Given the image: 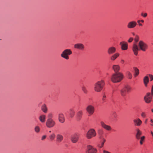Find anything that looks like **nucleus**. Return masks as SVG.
I'll return each mask as SVG.
<instances>
[{
	"label": "nucleus",
	"instance_id": "obj_1",
	"mask_svg": "<svg viewBox=\"0 0 153 153\" xmlns=\"http://www.w3.org/2000/svg\"><path fill=\"white\" fill-rule=\"evenodd\" d=\"M138 48L136 44L134 43L132 47V50L135 55H137L138 54V51L140 50L143 51H145L148 49V46L147 45L142 41H140L138 43Z\"/></svg>",
	"mask_w": 153,
	"mask_h": 153
},
{
	"label": "nucleus",
	"instance_id": "obj_2",
	"mask_svg": "<svg viewBox=\"0 0 153 153\" xmlns=\"http://www.w3.org/2000/svg\"><path fill=\"white\" fill-rule=\"evenodd\" d=\"M123 75L120 73H116L113 74L111 78V81L114 83L120 82L123 79Z\"/></svg>",
	"mask_w": 153,
	"mask_h": 153
},
{
	"label": "nucleus",
	"instance_id": "obj_3",
	"mask_svg": "<svg viewBox=\"0 0 153 153\" xmlns=\"http://www.w3.org/2000/svg\"><path fill=\"white\" fill-rule=\"evenodd\" d=\"M151 92V93L149 92L147 93L144 97L145 101L147 103H150L152 100V96H153V85L152 86Z\"/></svg>",
	"mask_w": 153,
	"mask_h": 153
},
{
	"label": "nucleus",
	"instance_id": "obj_4",
	"mask_svg": "<svg viewBox=\"0 0 153 153\" xmlns=\"http://www.w3.org/2000/svg\"><path fill=\"white\" fill-rule=\"evenodd\" d=\"M72 53V52L71 49H66L62 51L61 54V56L63 58L67 60L69 59L68 56L71 55Z\"/></svg>",
	"mask_w": 153,
	"mask_h": 153
},
{
	"label": "nucleus",
	"instance_id": "obj_5",
	"mask_svg": "<svg viewBox=\"0 0 153 153\" xmlns=\"http://www.w3.org/2000/svg\"><path fill=\"white\" fill-rule=\"evenodd\" d=\"M56 125L55 122L52 119H48L46 122V125L48 128L53 127Z\"/></svg>",
	"mask_w": 153,
	"mask_h": 153
},
{
	"label": "nucleus",
	"instance_id": "obj_6",
	"mask_svg": "<svg viewBox=\"0 0 153 153\" xmlns=\"http://www.w3.org/2000/svg\"><path fill=\"white\" fill-rule=\"evenodd\" d=\"M105 83L103 81L101 80L97 82L96 83V91L100 92L103 89Z\"/></svg>",
	"mask_w": 153,
	"mask_h": 153
},
{
	"label": "nucleus",
	"instance_id": "obj_7",
	"mask_svg": "<svg viewBox=\"0 0 153 153\" xmlns=\"http://www.w3.org/2000/svg\"><path fill=\"white\" fill-rule=\"evenodd\" d=\"M95 135V130L93 129H90L87 133L86 137L87 138L90 139L94 137Z\"/></svg>",
	"mask_w": 153,
	"mask_h": 153
},
{
	"label": "nucleus",
	"instance_id": "obj_8",
	"mask_svg": "<svg viewBox=\"0 0 153 153\" xmlns=\"http://www.w3.org/2000/svg\"><path fill=\"white\" fill-rule=\"evenodd\" d=\"M79 138V134L76 133L72 135L71 137V140L73 143H76L78 141Z\"/></svg>",
	"mask_w": 153,
	"mask_h": 153
},
{
	"label": "nucleus",
	"instance_id": "obj_9",
	"mask_svg": "<svg viewBox=\"0 0 153 153\" xmlns=\"http://www.w3.org/2000/svg\"><path fill=\"white\" fill-rule=\"evenodd\" d=\"M96 149L93 146L90 145H88L87 146L86 150V153H96Z\"/></svg>",
	"mask_w": 153,
	"mask_h": 153
},
{
	"label": "nucleus",
	"instance_id": "obj_10",
	"mask_svg": "<svg viewBox=\"0 0 153 153\" xmlns=\"http://www.w3.org/2000/svg\"><path fill=\"white\" fill-rule=\"evenodd\" d=\"M137 25L136 22L132 21L129 22L127 24V27L128 29H131L135 28Z\"/></svg>",
	"mask_w": 153,
	"mask_h": 153
},
{
	"label": "nucleus",
	"instance_id": "obj_11",
	"mask_svg": "<svg viewBox=\"0 0 153 153\" xmlns=\"http://www.w3.org/2000/svg\"><path fill=\"white\" fill-rule=\"evenodd\" d=\"M100 123L101 126L106 130L109 131L111 130L112 128L110 126L106 125L104 122L102 121H101Z\"/></svg>",
	"mask_w": 153,
	"mask_h": 153
},
{
	"label": "nucleus",
	"instance_id": "obj_12",
	"mask_svg": "<svg viewBox=\"0 0 153 153\" xmlns=\"http://www.w3.org/2000/svg\"><path fill=\"white\" fill-rule=\"evenodd\" d=\"M86 111L89 114V116L92 115L94 111V108L91 105H88L86 108Z\"/></svg>",
	"mask_w": 153,
	"mask_h": 153
},
{
	"label": "nucleus",
	"instance_id": "obj_13",
	"mask_svg": "<svg viewBox=\"0 0 153 153\" xmlns=\"http://www.w3.org/2000/svg\"><path fill=\"white\" fill-rule=\"evenodd\" d=\"M58 119L59 122L61 123H63L65 121V117L64 114L60 113L58 114Z\"/></svg>",
	"mask_w": 153,
	"mask_h": 153
},
{
	"label": "nucleus",
	"instance_id": "obj_14",
	"mask_svg": "<svg viewBox=\"0 0 153 153\" xmlns=\"http://www.w3.org/2000/svg\"><path fill=\"white\" fill-rule=\"evenodd\" d=\"M98 136L99 139H102L104 138V130L102 128H99L98 130Z\"/></svg>",
	"mask_w": 153,
	"mask_h": 153
},
{
	"label": "nucleus",
	"instance_id": "obj_15",
	"mask_svg": "<svg viewBox=\"0 0 153 153\" xmlns=\"http://www.w3.org/2000/svg\"><path fill=\"white\" fill-rule=\"evenodd\" d=\"M74 47L75 48L83 50L84 48V46L82 44L77 43L74 45Z\"/></svg>",
	"mask_w": 153,
	"mask_h": 153
},
{
	"label": "nucleus",
	"instance_id": "obj_16",
	"mask_svg": "<svg viewBox=\"0 0 153 153\" xmlns=\"http://www.w3.org/2000/svg\"><path fill=\"white\" fill-rule=\"evenodd\" d=\"M116 51V48L114 47H109L107 50V53L109 55L113 54Z\"/></svg>",
	"mask_w": 153,
	"mask_h": 153
},
{
	"label": "nucleus",
	"instance_id": "obj_17",
	"mask_svg": "<svg viewBox=\"0 0 153 153\" xmlns=\"http://www.w3.org/2000/svg\"><path fill=\"white\" fill-rule=\"evenodd\" d=\"M99 139V142L97 145V146L99 148H101L103 146L106 140L105 138Z\"/></svg>",
	"mask_w": 153,
	"mask_h": 153
},
{
	"label": "nucleus",
	"instance_id": "obj_18",
	"mask_svg": "<svg viewBox=\"0 0 153 153\" xmlns=\"http://www.w3.org/2000/svg\"><path fill=\"white\" fill-rule=\"evenodd\" d=\"M121 48L123 50H126L128 49V44L124 42H122L120 43Z\"/></svg>",
	"mask_w": 153,
	"mask_h": 153
},
{
	"label": "nucleus",
	"instance_id": "obj_19",
	"mask_svg": "<svg viewBox=\"0 0 153 153\" xmlns=\"http://www.w3.org/2000/svg\"><path fill=\"white\" fill-rule=\"evenodd\" d=\"M82 111L81 110L78 111L76 114V120L79 121L81 119L82 115Z\"/></svg>",
	"mask_w": 153,
	"mask_h": 153
},
{
	"label": "nucleus",
	"instance_id": "obj_20",
	"mask_svg": "<svg viewBox=\"0 0 153 153\" xmlns=\"http://www.w3.org/2000/svg\"><path fill=\"white\" fill-rule=\"evenodd\" d=\"M133 122L135 125L137 126H140L142 123V121L139 118L134 119L133 120Z\"/></svg>",
	"mask_w": 153,
	"mask_h": 153
},
{
	"label": "nucleus",
	"instance_id": "obj_21",
	"mask_svg": "<svg viewBox=\"0 0 153 153\" xmlns=\"http://www.w3.org/2000/svg\"><path fill=\"white\" fill-rule=\"evenodd\" d=\"M41 109L42 111L45 113L47 112L48 109L46 105L45 104H43L41 106Z\"/></svg>",
	"mask_w": 153,
	"mask_h": 153
},
{
	"label": "nucleus",
	"instance_id": "obj_22",
	"mask_svg": "<svg viewBox=\"0 0 153 153\" xmlns=\"http://www.w3.org/2000/svg\"><path fill=\"white\" fill-rule=\"evenodd\" d=\"M39 119L42 123H44L45 121L46 116L44 114H42L39 117Z\"/></svg>",
	"mask_w": 153,
	"mask_h": 153
},
{
	"label": "nucleus",
	"instance_id": "obj_23",
	"mask_svg": "<svg viewBox=\"0 0 153 153\" xmlns=\"http://www.w3.org/2000/svg\"><path fill=\"white\" fill-rule=\"evenodd\" d=\"M57 141L58 143H60L63 140V137L60 134H58L56 136Z\"/></svg>",
	"mask_w": 153,
	"mask_h": 153
},
{
	"label": "nucleus",
	"instance_id": "obj_24",
	"mask_svg": "<svg viewBox=\"0 0 153 153\" xmlns=\"http://www.w3.org/2000/svg\"><path fill=\"white\" fill-rule=\"evenodd\" d=\"M137 133L136 135V137L137 140H139L140 138V136L142 134V132L140 131L139 129H136Z\"/></svg>",
	"mask_w": 153,
	"mask_h": 153
},
{
	"label": "nucleus",
	"instance_id": "obj_25",
	"mask_svg": "<svg viewBox=\"0 0 153 153\" xmlns=\"http://www.w3.org/2000/svg\"><path fill=\"white\" fill-rule=\"evenodd\" d=\"M144 83L145 86L147 87V84L149 82V79L148 76H145L143 79Z\"/></svg>",
	"mask_w": 153,
	"mask_h": 153
},
{
	"label": "nucleus",
	"instance_id": "obj_26",
	"mask_svg": "<svg viewBox=\"0 0 153 153\" xmlns=\"http://www.w3.org/2000/svg\"><path fill=\"white\" fill-rule=\"evenodd\" d=\"M75 111L72 108H71L69 111V114L70 116V117L72 118L75 115Z\"/></svg>",
	"mask_w": 153,
	"mask_h": 153
},
{
	"label": "nucleus",
	"instance_id": "obj_27",
	"mask_svg": "<svg viewBox=\"0 0 153 153\" xmlns=\"http://www.w3.org/2000/svg\"><path fill=\"white\" fill-rule=\"evenodd\" d=\"M113 68L114 71L116 73L120 69V67L118 65H114L113 66Z\"/></svg>",
	"mask_w": 153,
	"mask_h": 153
},
{
	"label": "nucleus",
	"instance_id": "obj_28",
	"mask_svg": "<svg viewBox=\"0 0 153 153\" xmlns=\"http://www.w3.org/2000/svg\"><path fill=\"white\" fill-rule=\"evenodd\" d=\"M133 69L134 71V76L136 77L138 76L139 74V69L136 67H134Z\"/></svg>",
	"mask_w": 153,
	"mask_h": 153
},
{
	"label": "nucleus",
	"instance_id": "obj_29",
	"mask_svg": "<svg viewBox=\"0 0 153 153\" xmlns=\"http://www.w3.org/2000/svg\"><path fill=\"white\" fill-rule=\"evenodd\" d=\"M119 54L118 53H116L113 55L111 57V59L112 60H115L118 56Z\"/></svg>",
	"mask_w": 153,
	"mask_h": 153
},
{
	"label": "nucleus",
	"instance_id": "obj_30",
	"mask_svg": "<svg viewBox=\"0 0 153 153\" xmlns=\"http://www.w3.org/2000/svg\"><path fill=\"white\" fill-rule=\"evenodd\" d=\"M121 94L123 96H125L127 92L123 88L120 91Z\"/></svg>",
	"mask_w": 153,
	"mask_h": 153
},
{
	"label": "nucleus",
	"instance_id": "obj_31",
	"mask_svg": "<svg viewBox=\"0 0 153 153\" xmlns=\"http://www.w3.org/2000/svg\"><path fill=\"white\" fill-rule=\"evenodd\" d=\"M123 88L125 90L126 92H128L130 91L131 90V87L129 86H125Z\"/></svg>",
	"mask_w": 153,
	"mask_h": 153
},
{
	"label": "nucleus",
	"instance_id": "obj_32",
	"mask_svg": "<svg viewBox=\"0 0 153 153\" xmlns=\"http://www.w3.org/2000/svg\"><path fill=\"white\" fill-rule=\"evenodd\" d=\"M123 88L125 90L126 92H128L130 91L131 90V87L129 86H125Z\"/></svg>",
	"mask_w": 153,
	"mask_h": 153
},
{
	"label": "nucleus",
	"instance_id": "obj_33",
	"mask_svg": "<svg viewBox=\"0 0 153 153\" xmlns=\"http://www.w3.org/2000/svg\"><path fill=\"white\" fill-rule=\"evenodd\" d=\"M123 88L125 90L126 92H128L130 91L131 90V87L129 86H125Z\"/></svg>",
	"mask_w": 153,
	"mask_h": 153
},
{
	"label": "nucleus",
	"instance_id": "obj_34",
	"mask_svg": "<svg viewBox=\"0 0 153 153\" xmlns=\"http://www.w3.org/2000/svg\"><path fill=\"white\" fill-rule=\"evenodd\" d=\"M34 131L37 133H39L40 131L39 127L38 126H36L34 128Z\"/></svg>",
	"mask_w": 153,
	"mask_h": 153
},
{
	"label": "nucleus",
	"instance_id": "obj_35",
	"mask_svg": "<svg viewBox=\"0 0 153 153\" xmlns=\"http://www.w3.org/2000/svg\"><path fill=\"white\" fill-rule=\"evenodd\" d=\"M55 137V134L54 133L52 134L49 136L50 139L51 140H53L54 139Z\"/></svg>",
	"mask_w": 153,
	"mask_h": 153
},
{
	"label": "nucleus",
	"instance_id": "obj_36",
	"mask_svg": "<svg viewBox=\"0 0 153 153\" xmlns=\"http://www.w3.org/2000/svg\"><path fill=\"white\" fill-rule=\"evenodd\" d=\"M82 89L83 92L85 94H87L88 91L86 87L84 86H82Z\"/></svg>",
	"mask_w": 153,
	"mask_h": 153
},
{
	"label": "nucleus",
	"instance_id": "obj_37",
	"mask_svg": "<svg viewBox=\"0 0 153 153\" xmlns=\"http://www.w3.org/2000/svg\"><path fill=\"white\" fill-rule=\"evenodd\" d=\"M128 77V79H131L132 77V75L130 72H127Z\"/></svg>",
	"mask_w": 153,
	"mask_h": 153
},
{
	"label": "nucleus",
	"instance_id": "obj_38",
	"mask_svg": "<svg viewBox=\"0 0 153 153\" xmlns=\"http://www.w3.org/2000/svg\"><path fill=\"white\" fill-rule=\"evenodd\" d=\"M145 137L144 136H143L141 137L140 140V144L142 145L143 144V141H144L145 139Z\"/></svg>",
	"mask_w": 153,
	"mask_h": 153
},
{
	"label": "nucleus",
	"instance_id": "obj_39",
	"mask_svg": "<svg viewBox=\"0 0 153 153\" xmlns=\"http://www.w3.org/2000/svg\"><path fill=\"white\" fill-rule=\"evenodd\" d=\"M139 39V38L138 36H137V35L135 36V37L134 39V40L136 42H137L138 41Z\"/></svg>",
	"mask_w": 153,
	"mask_h": 153
},
{
	"label": "nucleus",
	"instance_id": "obj_40",
	"mask_svg": "<svg viewBox=\"0 0 153 153\" xmlns=\"http://www.w3.org/2000/svg\"><path fill=\"white\" fill-rule=\"evenodd\" d=\"M48 119H52L53 117V114L51 113H50L48 115Z\"/></svg>",
	"mask_w": 153,
	"mask_h": 153
},
{
	"label": "nucleus",
	"instance_id": "obj_41",
	"mask_svg": "<svg viewBox=\"0 0 153 153\" xmlns=\"http://www.w3.org/2000/svg\"><path fill=\"white\" fill-rule=\"evenodd\" d=\"M148 75L150 77V81H152L153 80V75L151 74H148Z\"/></svg>",
	"mask_w": 153,
	"mask_h": 153
},
{
	"label": "nucleus",
	"instance_id": "obj_42",
	"mask_svg": "<svg viewBox=\"0 0 153 153\" xmlns=\"http://www.w3.org/2000/svg\"><path fill=\"white\" fill-rule=\"evenodd\" d=\"M113 116L115 118L117 117V114L115 112H113L112 113Z\"/></svg>",
	"mask_w": 153,
	"mask_h": 153
},
{
	"label": "nucleus",
	"instance_id": "obj_43",
	"mask_svg": "<svg viewBox=\"0 0 153 153\" xmlns=\"http://www.w3.org/2000/svg\"><path fill=\"white\" fill-rule=\"evenodd\" d=\"M103 94V96L102 97V100L103 101H105L106 97L105 95V93H104Z\"/></svg>",
	"mask_w": 153,
	"mask_h": 153
},
{
	"label": "nucleus",
	"instance_id": "obj_44",
	"mask_svg": "<svg viewBox=\"0 0 153 153\" xmlns=\"http://www.w3.org/2000/svg\"><path fill=\"white\" fill-rule=\"evenodd\" d=\"M147 15V13H141V16H143L144 17H146Z\"/></svg>",
	"mask_w": 153,
	"mask_h": 153
},
{
	"label": "nucleus",
	"instance_id": "obj_45",
	"mask_svg": "<svg viewBox=\"0 0 153 153\" xmlns=\"http://www.w3.org/2000/svg\"><path fill=\"white\" fill-rule=\"evenodd\" d=\"M141 116L143 117L144 118L146 117V114L145 112H143L141 113Z\"/></svg>",
	"mask_w": 153,
	"mask_h": 153
},
{
	"label": "nucleus",
	"instance_id": "obj_46",
	"mask_svg": "<svg viewBox=\"0 0 153 153\" xmlns=\"http://www.w3.org/2000/svg\"><path fill=\"white\" fill-rule=\"evenodd\" d=\"M133 38L132 37H130L129 39H128V42H132V41H133Z\"/></svg>",
	"mask_w": 153,
	"mask_h": 153
},
{
	"label": "nucleus",
	"instance_id": "obj_47",
	"mask_svg": "<svg viewBox=\"0 0 153 153\" xmlns=\"http://www.w3.org/2000/svg\"><path fill=\"white\" fill-rule=\"evenodd\" d=\"M46 135L43 136L42 137L41 140H44L46 138Z\"/></svg>",
	"mask_w": 153,
	"mask_h": 153
},
{
	"label": "nucleus",
	"instance_id": "obj_48",
	"mask_svg": "<svg viewBox=\"0 0 153 153\" xmlns=\"http://www.w3.org/2000/svg\"><path fill=\"white\" fill-rule=\"evenodd\" d=\"M103 153H111L110 152H108V151H106V150H103Z\"/></svg>",
	"mask_w": 153,
	"mask_h": 153
},
{
	"label": "nucleus",
	"instance_id": "obj_49",
	"mask_svg": "<svg viewBox=\"0 0 153 153\" xmlns=\"http://www.w3.org/2000/svg\"><path fill=\"white\" fill-rule=\"evenodd\" d=\"M124 62V61L123 60H121V62L122 64H123Z\"/></svg>",
	"mask_w": 153,
	"mask_h": 153
},
{
	"label": "nucleus",
	"instance_id": "obj_50",
	"mask_svg": "<svg viewBox=\"0 0 153 153\" xmlns=\"http://www.w3.org/2000/svg\"><path fill=\"white\" fill-rule=\"evenodd\" d=\"M140 22H141L142 23H143L144 22V21L143 20H140Z\"/></svg>",
	"mask_w": 153,
	"mask_h": 153
},
{
	"label": "nucleus",
	"instance_id": "obj_51",
	"mask_svg": "<svg viewBox=\"0 0 153 153\" xmlns=\"http://www.w3.org/2000/svg\"><path fill=\"white\" fill-rule=\"evenodd\" d=\"M147 121V119L145 121V123H146Z\"/></svg>",
	"mask_w": 153,
	"mask_h": 153
},
{
	"label": "nucleus",
	"instance_id": "obj_52",
	"mask_svg": "<svg viewBox=\"0 0 153 153\" xmlns=\"http://www.w3.org/2000/svg\"><path fill=\"white\" fill-rule=\"evenodd\" d=\"M139 25L140 26H142V24H141V23H139Z\"/></svg>",
	"mask_w": 153,
	"mask_h": 153
},
{
	"label": "nucleus",
	"instance_id": "obj_53",
	"mask_svg": "<svg viewBox=\"0 0 153 153\" xmlns=\"http://www.w3.org/2000/svg\"><path fill=\"white\" fill-rule=\"evenodd\" d=\"M150 121L151 123H153V120L152 119H151Z\"/></svg>",
	"mask_w": 153,
	"mask_h": 153
},
{
	"label": "nucleus",
	"instance_id": "obj_54",
	"mask_svg": "<svg viewBox=\"0 0 153 153\" xmlns=\"http://www.w3.org/2000/svg\"><path fill=\"white\" fill-rule=\"evenodd\" d=\"M151 133L153 137V132L152 131H151Z\"/></svg>",
	"mask_w": 153,
	"mask_h": 153
},
{
	"label": "nucleus",
	"instance_id": "obj_55",
	"mask_svg": "<svg viewBox=\"0 0 153 153\" xmlns=\"http://www.w3.org/2000/svg\"><path fill=\"white\" fill-rule=\"evenodd\" d=\"M140 22V20H138L137 21V22L139 23V22Z\"/></svg>",
	"mask_w": 153,
	"mask_h": 153
},
{
	"label": "nucleus",
	"instance_id": "obj_56",
	"mask_svg": "<svg viewBox=\"0 0 153 153\" xmlns=\"http://www.w3.org/2000/svg\"><path fill=\"white\" fill-rule=\"evenodd\" d=\"M132 34H133V35H135V33H132Z\"/></svg>",
	"mask_w": 153,
	"mask_h": 153
},
{
	"label": "nucleus",
	"instance_id": "obj_57",
	"mask_svg": "<svg viewBox=\"0 0 153 153\" xmlns=\"http://www.w3.org/2000/svg\"><path fill=\"white\" fill-rule=\"evenodd\" d=\"M151 111H152V112H153V109H152Z\"/></svg>",
	"mask_w": 153,
	"mask_h": 153
},
{
	"label": "nucleus",
	"instance_id": "obj_58",
	"mask_svg": "<svg viewBox=\"0 0 153 153\" xmlns=\"http://www.w3.org/2000/svg\"><path fill=\"white\" fill-rule=\"evenodd\" d=\"M49 132L50 133V132H51V131H49Z\"/></svg>",
	"mask_w": 153,
	"mask_h": 153
},
{
	"label": "nucleus",
	"instance_id": "obj_59",
	"mask_svg": "<svg viewBox=\"0 0 153 153\" xmlns=\"http://www.w3.org/2000/svg\"><path fill=\"white\" fill-rule=\"evenodd\" d=\"M151 126H153V125H152V124H151Z\"/></svg>",
	"mask_w": 153,
	"mask_h": 153
},
{
	"label": "nucleus",
	"instance_id": "obj_60",
	"mask_svg": "<svg viewBox=\"0 0 153 153\" xmlns=\"http://www.w3.org/2000/svg\"><path fill=\"white\" fill-rule=\"evenodd\" d=\"M152 45H153V44H152Z\"/></svg>",
	"mask_w": 153,
	"mask_h": 153
}]
</instances>
